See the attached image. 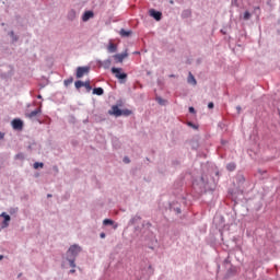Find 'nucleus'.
Segmentation results:
<instances>
[{
	"mask_svg": "<svg viewBox=\"0 0 280 280\" xmlns=\"http://www.w3.org/2000/svg\"><path fill=\"white\" fill-rule=\"evenodd\" d=\"M82 248L78 245H72L67 252V259L71 266V268H75V257L80 254Z\"/></svg>",
	"mask_w": 280,
	"mask_h": 280,
	"instance_id": "1",
	"label": "nucleus"
},
{
	"mask_svg": "<svg viewBox=\"0 0 280 280\" xmlns=\"http://www.w3.org/2000/svg\"><path fill=\"white\" fill-rule=\"evenodd\" d=\"M112 73L117 80H120V82H124V80H127L128 78V74L124 72L121 68H112Z\"/></svg>",
	"mask_w": 280,
	"mask_h": 280,
	"instance_id": "2",
	"label": "nucleus"
},
{
	"mask_svg": "<svg viewBox=\"0 0 280 280\" xmlns=\"http://www.w3.org/2000/svg\"><path fill=\"white\" fill-rule=\"evenodd\" d=\"M13 130H23V120L15 118L12 120Z\"/></svg>",
	"mask_w": 280,
	"mask_h": 280,
	"instance_id": "3",
	"label": "nucleus"
},
{
	"mask_svg": "<svg viewBox=\"0 0 280 280\" xmlns=\"http://www.w3.org/2000/svg\"><path fill=\"white\" fill-rule=\"evenodd\" d=\"M90 68L89 67H79L77 69V78H84L85 73H89Z\"/></svg>",
	"mask_w": 280,
	"mask_h": 280,
	"instance_id": "4",
	"label": "nucleus"
},
{
	"mask_svg": "<svg viewBox=\"0 0 280 280\" xmlns=\"http://www.w3.org/2000/svg\"><path fill=\"white\" fill-rule=\"evenodd\" d=\"M0 218H4V221L2 222V229H8V226H10V220H11V218L9 217V214L5 213V212H2V213L0 214Z\"/></svg>",
	"mask_w": 280,
	"mask_h": 280,
	"instance_id": "5",
	"label": "nucleus"
},
{
	"mask_svg": "<svg viewBox=\"0 0 280 280\" xmlns=\"http://www.w3.org/2000/svg\"><path fill=\"white\" fill-rule=\"evenodd\" d=\"M149 14H150V16H152L153 19H155V21H161V18L163 16V13H161V12L154 10V9H151V10L149 11Z\"/></svg>",
	"mask_w": 280,
	"mask_h": 280,
	"instance_id": "6",
	"label": "nucleus"
},
{
	"mask_svg": "<svg viewBox=\"0 0 280 280\" xmlns=\"http://www.w3.org/2000/svg\"><path fill=\"white\" fill-rule=\"evenodd\" d=\"M109 115H114V117H121V109H119V106L114 105L112 110H109Z\"/></svg>",
	"mask_w": 280,
	"mask_h": 280,
	"instance_id": "7",
	"label": "nucleus"
},
{
	"mask_svg": "<svg viewBox=\"0 0 280 280\" xmlns=\"http://www.w3.org/2000/svg\"><path fill=\"white\" fill-rule=\"evenodd\" d=\"M93 16H95V13H93V11H85L82 15L83 23H86V21L93 19Z\"/></svg>",
	"mask_w": 280,
	"mask_h": 280,
	"instance_id": "8",
	"label": "nucleus"
},
{
	"mask_svg": "<svg viewBox=\"0 0 280 280\" xmlns=\"http://www.w3.org/2000/svg\"><path fill=\"white\" fill-rule=\"evenodd\" d=\"M40 113H43V110L40 109V107H38L37 109L26 114V117L28 119H34V117H38V115H40Z\"/></svg>",
	"mask_w": 280,
	"mask_h": 280,
	"instance_id": "9",
	"label": "nucleus"
},
{
	"mask_svg": "<svg viewBox=\"0 0 280 280\" xmlns=\"http://www.w3.org/2000/svg\"><path fill=\"white\" fill-rule=\"evenodd\" d=\"M125 58H128L127 52L114 55V60H116V62H124Z\"/></svg>",
	"mask_w": 280,
	"mask_h": 280,
	"instance_id": "10",
	"label": "nucleus"
},
{
	"mask_svg": "<svg viewBox=\"0 0 280 280\" xmlns=\"http://www.w3.org/2000/svg\"><path fill=\"white\" fill-rule=\"evenodd\" d=\"M119 34H120V36H121L122 38H128V36H131V35H132V31H126V30L121 28L120 32H119Z\"/></svg>",
	"mask_w": 280,
	"mask_h": 280,
	"instance_id": "11",
	"label": "nucleus"
},
{
	"mask_svg": "<svg viewBox=\"0 0 280 280\" xmlns=\"http://www.w3.org/2000/svg\"><path fill=\"white\" fill-rule=\"evenodd\" d=\"M107 51L109 54H115V51H117V45H115L114 43H109V45L107 47Z\"/></svg>",
	"mask_w": 280,
	"mask_h": 280,
	"instance_id": "12",
	"label": "nucleus"
},
{
	"mask_svg": "<svg viewBox=\"0 0 280 280\" xmlns=\"http://www.w3.org/2000/svg\"><path fill=\"white\" fill-rule=\"evenodd\" d=\"M188 83L194 84V86H196L197 84L196 78L194 77V74H191V72H189V75H188Z\"/></svg>",
	"mask_w": 280,
	"mask_h": 280,
	"instance_id": "13",
	"label": "nucleus"
},
{
	"mask_svg": "<svg viewBox=\"0 0 280 280\" xmlns=\"http://www.w3.org/2000/svg\"><path fill=\"white\" fill-rule=\"evenodd\" d=\"M93 94L94 95H104V89H102V88H94L93 89Z\"/></svg>",
	"mask_w": 280,
	"mask_h": 280,
	"instance_id": "14",
	"label": "nucleus"
},
{
	"mask_svg": "<svg viewBox=\"0 0 280 280\" xmlns=\"http://www.w3.org/2000/svg\"><path fill=\"white\" fill-rule=\"evenodd\" d=\"M237 166L235 165V163H229L228 165H226V170H228V172H235V168H236Z\"/></svg>",
	"mask_w": 280,
	"mask_h": 280,
	"instance_id": "15",
	"label": "nucleus"
},
{
	"mask_svg": "<svg viewBox=\"0 0 280 280\" xmlns=\"http://www.w3.org/2000/svg\"><path fill=\"white\" fill-rule=\"evenodd\" d=\"M103 224H105V226L113 225V224H115V221H114V220H110V219H105V220L103 221Z\"/></svg>",
	"mask_w": 280,
	"mask_h": 280,
	"instance_id": "16",
	"label": "nucleus"
},
{
	"mask_svg": "<svg viewBox=\"0 0 280 280\" xmlns=\"http://www.w3.org/2000/svg\"><path fill=\"white\" fill-rule=\"evenodd\" d=\"M131 114L132 112H130V109H121V115H124V117H128Z\"/></svg>",
	"mask_w": 280,
	"mask_h": 280,
	"instance_id": "17",
	"label": "nucleus"
},
{
	"mask_svg": "<svg viewBox=\"0 0 280 280\" xmlns=\"http://www.w3.org/2000/svg\"><path fill=\"white\" fill-rule=\"evenodd\" d=\"M74 86H75V89H82V86H84V82L75 81Z\"/></svg>",
	"mask_w": 280,
	"mask_h": 280,
	"instance_id": "18",
	"label": "nucleus"
},
{
	"mask_svg": "<svg viewBox=\"0 0 280 280\" xmlns=\"http://www.w3.org/2000/svg\"><path fill=\"white\" fill-rule=\"evenodd\" d=\"M45 164H43L42 162H35L34 163V170H38V167H44Z\"/></svg>",
	"mask_w": 280,
	"mask_h": 280,
	"instance_id": "19",
	"label": "nucleus"
},
{
	"mask_svg": "<svg viewBox=\"0 0 280 280\" xmlns=\"http://www.w3.org/2000/svg\"><path fill=\"white\" fill-rule=\"evenodd\" d=\"M110 63H112L110 59H106L105 61H103V66H104L105 68L110 67Z\"/></svg>",
	"mask_w": 280,
	"mask_h": 280,
	"instance_id": "20",
	"label": "nucleus"
},
{
	"mask_svg": "<svg viewBox=\"0 0 280 280\" xmlns=\"http://www.w3.org/2000/svg\"><path fill=\"white\" fill-rule=\"evenodd\" d=\"M243 18L245 21H248V19H250V12L246 11Z\"/></svg>",
	"mask_w": 280,
	"mask_h": 280,
	"instance_id": "21",
	"label": "nucleus"
},
{
	"mask_svg": "<svg viewBox=\"0 0 280 280\" xmlns=\"http://www.w3.org/2000/svg\"><path fill=\"white\" fill-rule=\"evenodd\" d=\"M156 102L161 105L165 104V100L161 98V97H156Z\"/></svg>",
	"mask_w": 280,
	"mask_h": 280,
	"instance_id": "22",
	"label": "nucleus"
},
{
	"mask_svg": "<svg viewBox=\"0 0 280 280\" xmlns=\"http://www.w3.org/2000/svg\"><path fill=\"white\" fill-rule=\"evenodd\" d=\"M83 86H85V89H88L89 91H91V83L88 81L85 83H83Z\"/></svg>",
	"mask_w": 280,
	"mask_h": 280,
	"instance_id": "23",
	"label": "nucleus"
},
{
	"mask_svg": "<svg viewBox=\"0 0 280 280\" xmlns=\"http://www.w3.org/2000/svg\"><path fill=\"white\" fill-rule=\"evenodd\" d=\"M71 82H73V79L66 80V81H65L66 86H68V84H71Z\"/></svg>",
	"mask_w": 280,
	"mask_h": 280,
	"instance_id": "24",
	"label": "nucleus"
},
{
	"mask_svg": "<svg viewBox=\"0 0 280 280\" xmlns=\"http://www.w3.org/2000/svg\"><path fill=\"white\" fill-rule=\"evenodd\" d=\"M189 113H196V109L194 107H189Z\"/></svg>",
	"mask_w": 280,
	"mask_h": 280,
	"instance_id": "25",
	"label": "nucleus"
},
{
	"mask_svg": "<svg viewBox=\"0 0 280 280\" xmlns=\"http://www.w3.org/2000/svg\"><path fill=\"white\" fill-rule=\"evenodd\" d=\"M3 137H5V133L0 131V140L3 139Z\"/></svg>",
	"mask_w": 280,
	"mask_h": 280,
	"instance_id": "26",
	"label": "nucleus"
},
{
	"mask_svg": "<svg viewBox=\"0 0 280 280\" xmlns=\"http://www.w3.org/2000/svg\"><path fill=\"white\" fill-rule=\"evenodd\" d=\"M124 163H130V160L128 158H125Z\"/></svg>",
	"mask_w": 280,
	"mask_h": 280,
	"instance_id": "27",
	"label": "nucleus"
},
{
	"mask_svg": "<svg viewBox=\"0 0 280 280\" xmlns=\"http://www.w3.org/2000/svg\"><path fill=\"white\" fill-rule=\"evenodd\" d=\"M208 108H213V103H209Z\"/></svg>",
	"mask_w": 280,
	"mask_h": 280,
	"instance_id": "28",
	"label": "nucleus"
},
{
	"mask_svg": "<svg viewBox=\"0 0 280 280\" xmlns=\"http://www.w3.org/2000/svg\"><path fill=\"white\" fill-rule=\"evenodd\" d=\"M104 237H106L105 233H101V238L104 240Z\"/></svg>",
	"mask_w": 280,
	"mask_h": 280,
	"instance_id": "29",
	"label": "nucleus"
},
{
	"mask_svg": "<svg viewBox=\"0 0 280 280\" xmlns=\"http://www.w3.org/2000/svg\"><path fill=\"white\" fill-rule=\"evenodd\" d=\"M16 159H23V154H18Z\"/></svg>",
	"mask_w": 280,
	"mask_h": 280,
	"instance_id": "30",
	"label": "nucleus"
},
{
	"mask_svg": "<svg viewBox=\"0 0 280 280\" xmlns=\"http://www.w3.org/2000/svg\"><path fill=\"white\" fill-rule=\"evenodd\" d=\"M37 100H43V95H37Z\"/></svg>",
	"mask_w": 280,
	"mask_h": 280,
	"instance_id": "31",
	"label": "nucleus"
},
{
	"mask_svg": "<svg viewBox=\"0 0 280 280\" xmlns=\"http://www.w3.org/2000/svg\"><path fill=\"white\" fill-rule=\"evenodd\" d=\"M70 272L71 275H73L75 272V269H71Z\"/></svg>",
	"mask_w": 280,
	"mask_h": 280,
	"instance_id": "32",
	"label": "nucleus"
},
{
	"mask_svg": "<svg viewBox=\"0 0 280 280\" xmlns=\"http://www.w3.org/2000/svg\"><path fill=\"white\" fill-rule=\"evenodd\" d=\"M238 113L242 110V107H237Z\"/></svg>",
	"mask_w": 280,
	"mask_h": 280,
	"instance_id": "33",
	"label": "nucleus"
},
{
	"mask_svg": "<svg viewBox=\"0 0 280 280\" xmlns=\"http://www.w3.org/2000/svg\"><path fill=\"white\" fill-rule=\"evenodd\" d=\"M1 259H3V255H0V261H1Z\"/></svg>",
	"mask_w": 280,
	"mask_h": 280,
	"instance_id": "34",
	"label": "nucleus"
},
{
	"mask_svg": "<svg viewBox=\"0 0 280 280\" xmlns=\"http://www.w3.org/2000/svg\"><path fill=\"white\" fill-rule=\"evenodd\" d=\"M11 36H14V32H11Z\"/></svg>",
	"mask_w": 280,
	"mask_h": 280,
	"instance_id": "35",
	"label": "nucleus"
},
{
	"mask_svg": "<svg viewBox=\"0 0 280 280\" xmlns=\"http://www.w3.org/2000/svg\"><path fill=\"white\" fill-rule=\"evenodd\" d=\"M48 198H51V195H47Z\"/></svg>",
	"mask_w": 280,
	"mask_h": 280,
	"instance_id": "36",
	"label": "nucleus"
},
{
	"mask_svg": "<svg viewBox=\"0 0 280 280\" xmlns=\"http://www.w3.org/2000/svg\"><path fill=\"white\" fill-rule=\"evenodd\" d=\"M114 229H117V224H116V225H114Z\"/></svg>",
	"mask_w": 280,
	"mask_h": 280,
	"instance_id": "37",
	"label": "nucleus"
}]
</instances>
